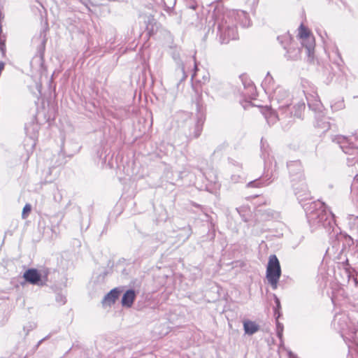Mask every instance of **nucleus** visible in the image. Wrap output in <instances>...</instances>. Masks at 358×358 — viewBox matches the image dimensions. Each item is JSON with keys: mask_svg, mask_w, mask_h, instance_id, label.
I'll return each mask as SVG.
<instances>
[{"mask_svg": "<svg viewBox=\"0 0 358 358\" xmlns=\"http://www.w3.org/2000/svg\"><path fill=\"white\" fill-rule=\"evenodd\" d=\"M300 55L301 49L291 44L285 56L288 60H296L299 58Z\"/></svg>", "mask_w": 358, "mask_h": 358, "instance_id": "15", "label": "nucleus"}, {"mask_svg": "<svg viewBox=\"0 0 358 358\" xmlns=\"http://www.w3.org/2000/svg\"><path fill=\"white\" fill-rule=\"evenodd\" d=\"M291 38L288 34H285L278 37V41L283 46L285 49H287L286 44L290 42Z\"/></svg>", "mask_w": 358, "mask_h": 358, "instance_id": "20", "label": "nucleus"}, {"mask_svg": "<svg viewBox=\"0 0 358 358\" xmlns=\"http://www.w3.org/2000/svg\"><path fill=\"white\" fill-rule=\"evenodd\" d=\"M278 318L276 317L277 334L278 336L281 338L282 335V325L278 322Z\"/></svg>", "mask_w": 358, "mask_h": 358, "instance_id": "26", "label": "nucleus"}, {"mask_svg": "<svg viewBox=\"0 0 358 358\" xmlns=\"http://www.w3.org/2000/svg\"><path fill=\"white\" fill-rule=\"evenodd\" d=\"M136 294L134 289L127 290L122 296L121 303L124 308H131L136 299Z\"/></svg>", "mask_w": 358, "mask_h": 358, "instance_id": "12", "label": "nucleus"}, {"mask_svg": "<svg viewBox=\"0 0 358 358\" xmlns=\"http://www.w3.org/2000/svg\"><path fill=\"white\" fill-rule=\"evenodd\" d=\"M250 90H254V87H253L252 85H251V86L250 87Z\"/></svg>", "mask_w": 358, "mask_h": 358, "instance_id": "34", "label": "nucleus"}, {"mask_svg": "<svg viewBox=\"0 0 358 358\" xmlns=\"http://www.w3.org/2000/svg\"><path fill=\"white\" fill-rule=\"evenodd\" d=\"M351 192L358 196V176H355L351 185Z\"/></svg>", "mask_w": 358, "mask_h": 358, "instance_id": "22", "label": "nucleus"}, {"mask_svg": "<svg viewBox=\"0 0 358 358\" xmlns=\"http://www.w3.org/2000/svg\"><path fill=\"white\" fill-rule=\"evenodd\" d=\"M357 141H358V138L357 139Z\"/></svg>", "mask_w": 358, "mask_h": 358, "instance_id": "38", "label": "nucleus"}, {"mask_svg": "<svg viewBox=\"0 0 358 358\" xmlns=\"http://www.w3.org/2000/svg\"><path fill=\"white\" fill-rule=\"evenodd\" d=\"M333 141L338 144L345 154L354 155L357 152L358 145H355L345 136H336L334 138Z\"/></svg>", "mask_w": 358, "mask_h": 358, "instance_id": "9", "label": "nucleus"}, {"mask_svg": "<svg viewBox=\"0 0 358 358\" xmlns=\"http://www.w3.org/2000/svg\"><path fill=\"white\" fill-rule=\"evenodd\" d=\"M299 35L301 38V43L303 48L306 50V55L308 59L312 62L314 59V51H315V38L310 34L308 30L301 24L299 27Z\"/></svg>", "mask_w": 358, "mask_h": 358, "instance_id": "7", "label": "nucleus"}, {"mask_svg": "<svg viewBox=\"0 0 358 358\" xmlns=\"http://www.w3.org/2000/svg\"><path fill=\"white\" fill-rule=\"evenodd\" d=\"M291 182H294L296 180H301L303 177L302 173V165L300 161H290L287 163Z\"/></svg>", "mask_w": 358, "mask_h": 358, "instance_id": "10", "label": "nucleus"}, {"mask_svg": "<svg viewBox=\"0 0 358 358\" xmlns=\"http://www.w3.org/2000/svg\"><path fill=\"white\" fill-rule=\"evenodd\" d=\"M289 356H291V355H292V353L290 352L289 353Z\"/></svg>", "mask_w": 358, "mask_h": 358, "instance_id": "37", "label": "nucleus"}, {"mask_svg": "<svg viewBox=\"0 0 358 358\" xmlns=\"http://www.w3.org/2000/svg\"><path fill=\"white\" fill-rule=\"evenodd\" d=\"M358 135V134H357Z\"/></svg>", "mask_w": 358, "mask_h": 358, "instance_id": "39", "label": "nucleus"}, {"mask_svg": "<svg viewBox=\"0 0 358 358\" xmlns=\"http://www.w3.org/2000/svg\"><path fill=\"white\" fill-rule=\"evenodd\" d=\"M344 107V103L343 101H340L338 102L337 106H331V108L335 110L341 109Z\"/></svg>", "mask_w": 358, "mask_h": 358, "instance_id": "27", "label": "nucleus"}, {"mask_svg": "<svg viewBox=\"0 0 358 358\" xmlns=\"http://www.w3.org/2000/svg\"><path fill=\"white\" fill-rule=\"evenodd\" d=\"M355 221H357L358 222V216L355 217Z\"/></svg>", "mask_w": 358, "mask_h": 358, "instance_id": "33", "label": "nucleus"}, {"mask_svg": "<svg viewBox=\"0 0 358 358\" xmlns=\"http://www.w3.org/2000/svg\"><path fill=\"white\" fill-rule=\"evenodd\" d=\"M220 10L218 8L214 12L217 24L218 31L222 43H227L230 40L238 38L236 23L241 17L247 18V13L243 10H227L222 12V17L220 16Z\"/></svg>", "mask_w": 358, "mask_h": 358, "instance_id": "1", "label": "nucleus"}, {"mask_svg": "<svg viewBox=\"0 0 358 358\" xmlns=\"http://www.w3.org/2000/svg\"><path fill=\"white\" fill-rule=\"evenodd\" d=\"M262 85L264 87L266 93L268 94L269 96L272 94L273 90H275V87H274V80L269 73H268L264 78Z\"/></svg>", "mask_w": 358, "mask_h": 358, "instance_id": "14", "label": "nucleus"}, {"mask_svg": "<svg viewBox=\"0 0 358 358\" xmlns=\"http://www.w3.org/2000/svg\"><path fill=\"white\" fill-rule=\"evenodd\" d=\"M208 79H209V74L208 73H206V74L203 76V82L208 80Z\"/></svg>", "mask_w": 358, "mask_h": 358, "instance_id": "32", "label": "nucleus"}, {"mask_svg": "<svg viewBox=\"0 0 358 358\" xmlns=\"http://www.w3.org/2000/svg\"><path fill=\"white\" fill-rule=\"evenodd\" d=\"M173 59L177 62V64L178 66V69L182 74L181 80H184L187 78V75H186L185 70V66H184L182 62L180 59H179V58L177 55H174Z\"/></svg>", "mask_w": 358, "mask_h": 358, "instance_id": "19", "label": "nucleus"}, {"mask_svg": "<svg viewBox=\"0 0 358 358\" xmlns=\"http://www.w3.org/2000/svg\"><path fill=\"white\" fill-rule=\"evenodd\" d=\"M292 183L294 193L299 198L306 199L309 196L307 185L303 177H302L301 180H296Z\"/></svg>", "mask_w": 358, "mask_h": 358, "instance_id": "11", "label": "nucleus"}, {"mask_svg": "<svg viewBox=\"0 0 358 358\" xmlns=\"http://www.w3.org/2000/svg\"><path fill=\"white\" fill-rule=\"evenodd\" d=\"M334 326L341 331V336L348 341L357 344L358 322L350 320L345 314H337L334 319Z\"/></svg>", "mask_w": 358, "mask_h": 358, "instance_id": "3", "label": "nucleus"}, {"mask_svg": "<svg viewBox=\"0 0 358 358\" xmlns=\"http://www.w3.org/2000/svg\"><path fill=\"white\" fill-rule=\"evenodd\" d=\"M273 106L281 113V115L286 113L287 109L292 103V99L287 90L282 86H277L270 95Z\"/></svg>", "mask_w": 358, "mask_h": 358, "instance_id": "4", "label": "nucleus"}, {"mask_svg": "<svg viewBox=\"0 0 358 358\" xmlns=\"http://www.w3.org/2000/svg\"><path fill=\"white\" fill-rule=\"evenodd\" d=\"M201 131V127L199 125V124H196L194 133L192 134H189V136H191L194 138H197L200 135Z\"/></svg>", "mask_w": 358, "mask_h": 358, "instance_id": "25", "label": "nucleus"}, {"mask_svg": "<svg viewBox=\"0 0 358 358\" xmlns=\"http://www.w3.org/2000/svg\"><path fill=\"white\" fill-rule=\"evenodd\" d=\"M31 205L29 203H27L23 208L22 213V218H24V219L26 218L27 217L26 214L29 213L31 211Z\"/></svg>", "mask_w": 358, "mask_h": 358, "instance_id": "24", "label": "nucleus"}, {"mask_svg": "<svg viewBox=\"0 0 358 358\" xmlns=\"http://www.w3.org/2000/svg\"><path fill=\"white\" fill-rule=\"evenodd\" d=\"M245 333L248 335H252L258 331L259 327L255 322L246 320L243 322Z\"/></svg>", "mask_w": 358, "mask_h": 358, "instance_id": "17", "label": "nucleus"}, {"mask_svg": "<svg viewBox=\"0 0 358 358\" xmlns=\"http://www.w3.org/2000/svg\"><path fill=\"white\" fill-rule=\"evenodd\" d=\"M303 93L306 95L309 108L315 111L318 117L324 115L322 104L319 99L317 91L314 87H310V90L304 87Z\"/></svg>", "mask_w": 358, "mask_h": 358, "instance_id": "8", "label": "nucleus"}, {"mask_svg": "<svg viewBox=\"0 0 358 358\" xmlns=\"http://www.w3.org/2000/svg\"><path fill=\"white\" fill-rule=\"evenodd\" d=\"M198 71H199V69L197 68L196 62L194 61V72H193V73L192 75V79H194V78H195L197 76Z\"/></svg>", "mask_w": 358, "mask_h": 358, "instance_id": "30", "label": "nucleus"}, {"mask_svg": "<svg viewBox=\"0 0 358 358\" xmlns=\"http://www.w3.org/2000/svg\"><path fill=\"white\" fill-rule=\"evenodd\" d=\"M274 301L275 303V308H274V315L277 318H279L280 316V313L279 312V309L280 308V299L277 297L275 294H274Z\"/></svg>", "mask_w": 358, "mask_h": 358, "instance_id": "21", "label": "nucleus"}, {"mask_svg": "<svg viewBox=\"0 0 358 358\" xmlns=\"http://www.w3.org/2000/svg\"><path fill=\"white\" fill-rule=\"evenodd\" d=\"M188 7L192 10H195L197 7V4L195 3H193L190 4L189 6H188Z\"/></svg>", "mask_w": 358, "mask_h": 358, "instance_id": "31", "label": "nucleus"}, {"mask_svg": "<svg viewBox=\"0 0 358 358\" xmlns=\"http://www.w3.org/2000/svg\"><path fill=\"white\" fill-rule=\"evenodd\" d=\"M306 210V217L310 226L313 229H317L320 226L324 228L330 227L333 221V215L327 212L325 204L317 201L310 204Z\"/></svg>", "mask_w": 358, "mask_h": 358, "instance_id": "2", "label": "nucleus"}, {"mask_svg": "<svg viewBox=\"0 0 358 358\" xmlns=\"http://www.w3.org/2000/svg\"><path fill=\"white\" fill-rule=\"evenodd\" d=\"M306 106L303 101H299L294 103L293 106L294 111H291L290 116H294L298 118L302 117L303 110H305Z\"/></svg>", "mask_w": 358, "mask_h": 358, "instance_id": "16", "label": "nucleus"}, {"mask_svg": "<svg viewBox=\"0 0 358 358\" xmlns=\"http://www.w3.org/2000/svg\"><path fill=\"white\" fill-rule=\"evenodd\" d=\"M264 115L268 124H274L278 119V114L272 109H266Z\"/></svg>", "mask_w": 358, "mask_h": 358, "instance_id": "18", "label": "nucleus"}, {"mask_svg": "<svg viewBox=\"0 0 358 358\" xmlns=\"http://www.w3.org/2000/svg\"><path fill=\"white\" fill-rule=\"evenodd\" d=\"M120 291L117 288L110 290L103 298L102 303L109 306L113 304L115 300L119 297Z\"/></svg>", "mask_w": 358, "mask_h": 358, "instance_id": "13", "label": "nucleus"}, {"mask_svg": "<svg viewBox=\"0 0 358 358\" xmlns=\"http://www.w3.org/2000/svg\"><path fill=\"white\" fill-rule=\"evenodd\" d=\"M263 158L265 159V154H263Z\"/></svg>", "mask_w": 358, "mask_h": 358, "instance_id": "35", "label": "nucleus"}, {"mask_svg": "<svg viewBox=\"0 0 358 358\" xmlns=\"http://www.w3.org/2000/svg\"><path fill=\"white\" fill-rule=\"evenodd\" d=\"M56 300L61 304H64L66 302L65 297L63 296L62 295H57L56 297Z\"/></svg>", "mask_w": 358, "mask_h": 358, "instance_id": "28", "label": "nucleus"}, {"mask_svg": "<svg viewBox=\"0 0 358 358\" xmlns=\"http://www.w3.org/2000/svg\"><path fill=\"white\" fill-rule=\"evenodd\" d=\"M270 182L262 183L261 181L253 180L248 183V187H260L268 185Z\"/></svg>", "mask_w": 358, "mask_h": 358, "instance_id": "23", "label": "nucleus"}, {"mask_svg": "<svg viewBox=\"0 0 358 358\" xmlns=\"http://www.w3.org/2000/svg\"><path fill=\"white\" fill-rule=\"evenodd\" d=\"M231 179L234 182H238L241 181V177L239 175H232Z\"/></svg>", "mask_w": 358, "mask_h": 358, "instance_id": "29", "label": "nucleus"}, {"mask_svg": "<svg viewBox=\"0 0 358 358\" xmlns=\"http://www.w3.org/2000/svg\"><path fill=\"white\" fill-rule=\"evenodd\" d=\"M48 269L38 271L36 268H29L23 274L24 280L34 285L45 286L48 281Z\"/></svg>", "mask_w": 358, "mask_h": 358, "instance_id": "6", "label": "nucleus"}, {"mask_svg": "<svg viewBox=\"0 0 358 358\" xmlns=\"http://www.w3.org/2000/svg\"><path fill=\"white\" fill-rule=\"evenodd\" d=\"M328 126H324L323 128L325 129V128H327Z\"/></svg>", "mask_w": 358, "mask_h": 358, "instance_id": "36", "label": "nucleus"}, {"mask_svg": "<svg viewBox=\"0 0 358 358\" xmlns=\"http://www.w3.org/2000/svg\"><path fill=\"white\" fill-rule=\"evenodd\" d=\"M281 276V268L278 259L275 255L269 257L266 268V279L273 289H276Z\"/></svg>", "mask_w": 358, "mask_h": 358, "instance_id": "5", "label": "nucleus"}]
</instances>
